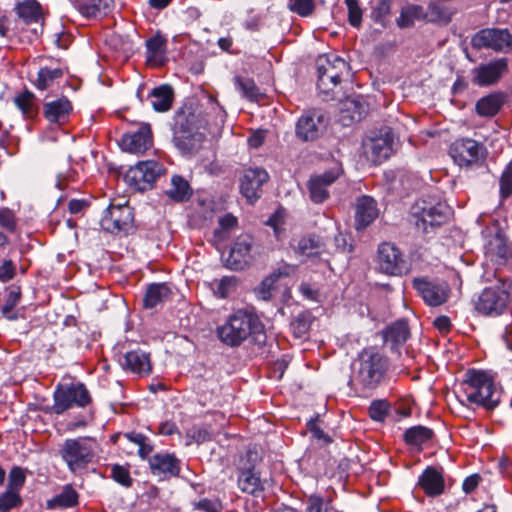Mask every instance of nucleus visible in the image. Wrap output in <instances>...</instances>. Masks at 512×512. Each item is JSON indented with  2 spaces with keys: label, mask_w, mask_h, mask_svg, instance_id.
<instances>
[{
  "label": "nucleus",
  "mask_w": 512,
  "mask_h": 512,
  "mask_svg": "<svg viewBox=\"0 0 512 512\" xmlns=\"http://www.w3.org/2000/svg\"><path fill=\"white\" fill-rule=\"evenodd\" d=\"M317 94L323 101L342 100L341 82L350 74V65L335 54L320 55L316 59Z\"/></svg>",
  "instance_id": "f257e3e1"
},
{
  "label": "nucleus",
  "mask_w": 512,
  "mask_h": 512,
  "mask_svg": "<svg viewBox=\"0 0 512 512\" xmlns=\"http://www.w3.org/2000/svg\"><path fill=\"white\" fill-rule=\"evenodd\" d=\"M217 336L221 342L231 347L239 346L250 337L261 342L265 338L264 326L254 313L237 310L217 328Z\"/></svg>",
  "instance_id": "f03ea898"
},
{
  "label": "nucleus",
  "mask_w": 512,
  "mask_h": 512,
  "mask_svg": "<svg viewBox=\"0 0 512 512\" xmlns=\"http://www.w3.org/2000/svg\"><path fill=\"white\" fill-rule=\"evenodd\" d=\"M386 360L374 347L363 349L352 362L349 385L362 390L375 389L385 373Z\"/></svg>",
  "instance_id": "7ed1b4c3"
},
{
  "label": "nucleus",
  "mask_w": 512,
  "mask_h": 512,
  "mask_svg": "<svg viewBox=\"0 0 512 512\" xmlns=\"http://www.w3.org/2000/svg\"><path fill=\"white\" fill-rule=\"evenodd\" d=\"M460 388L468 402L487 410L495 409L500 403L501 392L484 371L469 370Z\"/></svg>",
  "instance_id": "20e7f679"
},
{
  "label": "nucleus",
  "mask_w": 512,
  "mask_h": 512,
  "mask_svg": "<svg viewBox=\"0 0 512 512\" xmlns=\"http://www.w3.org/2000/svg\"><path fill=\"white\" fill-rule=\"evenodd\" d=\"M451 215V208L436 198L418 200L410 209L411 221L419 231L427 232L428 227L445 223Z\"/></svg>",
  "instance_id": "39448f33"
},
{
  "label": "nucleus",
  "mask_w": 512,
  "mask_h": 512,
  "mask_svg": "<svg viewBox=\"0 0 512 512\" xmlns=\"http://www.w3.org/2000/svg\"><path fill=\"white\" fill-rule=\"evenodd\" d=\"M394 135L391 130H368L362 140L365 158L374 165L381 164L394 152Z\"/></svg>",
  "instance_id": "423d86ee"
},
{
  "label": "nucleus",
  "mask_w": 512,
  "mask_h": 512,
  "mask_svg": "<svg viewBox=\"0 0 512 512\" xmlns=\"http://www.w3.org/2000/svg\"><path fill=\"white\" fill-rule=\"evenodd\" d=\"M60 455L73 473L83 470L94 457V449L88 438L66 439L60 448Z\"/></svg>",
  "instance_id": "0eeeda50"
},
{
  "label": "nucleus",
  "mask_w": 512,
  "mask_h": 512,
  "mask_svg": "<svg viewBox=\"0 0 512 512\" xmlns=\"http://www.w3.org/2000/svg\"><path fill=\"white\" fill-rule=\"evenodd\" d=\"M163 172L164 168L160 163L154 160L142 161L127 170L124 180L129 187L137 191H146L153 187Z\"/></svg>",
  "instance_id": "6e6552de"
},
{
  "label": "nucleus",
  "mask_w": 512,
  "mask_h": 512,
  "mask_svg": "<svg viewBox=\"0 0 512 512\" xmlns=\"http://www.w3.org/2000/svg\"><path fill=\"white\" fill-rule=\"evenodd\" d=\"M485 147L474 139L463 138L452 143L449 154L461 168L480 165L486 157Z\"/></svg>",
  "instance_id": "1a4fd4ad"
},
{
  "label": "nucleus",
  "mask_w": 512,
  "mask_h": 512,
  "mask_svg": "<svg viewBox=\"0 0 512 512\" xmlns=\"http://www.w3.org/2000/svg\"><path fill=\"white\" fill-rule=\"evenodd\" d=\"M91 397L89 391L82 383L60 385L54 392L53 411L62 414L73 406L84 407L89 404Z\"/></svg>",
  "instance_id": "9d476101"
},
{
  "label": "nucleus",
  "mask_w": 512,
  "mask_h": 512,
  "mask_svg": "<svg viewBox=\"0 0 512 512\" xmlns=\"http://www.w3.org/2000/svg\"><path fill=\"white\" fill-rule=\"evenodd\" d=\"M133 210L127 204H111L100 220L101 227L110 232H129L133 227Z\"/></svg>",
  "instance_id": "9b49d317"
},
{
  "label": "nucleus",
  "mask_w": 512,
  "mask_h": 512,
  "mask_svg": "<svg viewBox=\"0 0 512 512\" xmlns=\"http://www.w3.org/2000/svg\"><path fill=\"white\" fill-rule=\"evenodd\" d=\"M269 180V174L264 168H247L239 179L241 195L254 204L262 195V187Z\"/></svg>",
  "instance_id": "f8f14e48"
},
{
  "label": "nucleus",
  "mask_w": 512,
  "mask_h": 512,
  "mask_svg": "<svg viewBox=\"0 0 512 512\" xmlns=\"http://www.w3.org/2000/svg\"><path fill=\"white\" fill-rule=\"evenodd\" d=\"M471 44L475 49L505 51L512 46V35L507 29L486 28L472 37Z\"/></svg>",
  "instance_id": "ddd939ff"
},
{
  "label": "nucleus",
  "mask_w": 512,
  "mask_h": 512,
  "mask_svg": "<svg viewBox=\"0 0 512 512\" xmlns=\"http://www.w3.org/2000/svg\"><path fill=\"white\" fill-rule=\"evenodd\" d=\"M509 295L501 287L486 288L479 295L475 308L484 315L497 316L507 308Z\"/></svg>",
  "instance_id": "4468645a"
},
{
  "label": "nucleus",
  "mask_w": 512,
  "mask_h": 512,
  "mask_svg": "<svg viewBox=\"0 0 512 512\" xmlns=\"http://www.w3.org/2000/svg\"><path fill=\"white\" fill-rule=\"evenodd\" d=\"M254 242V238L248 234L237 237L229 250L226 266L233 270L247 267L253 259Z\"/></svg>",
  "instance_id": "2eb2a0df"
},
{
  "label": "nucleus",
  "mask_w": 512,
  "mask_h": 512,
  "mask_svg": "<svg viewBox=\"0 0 512 512\" xmlns=\"http://www.w3.org/2000/svg\"><path fill=\"white\" fill-rule=\"evenodd\" d=\"M379 269L388 275H401L408 268L399 249L391 243H382L378 248Z\"/></svg>",
  "instance_id": "dca6fc26"
},
{
  "label": "nucleus",
  "mask_w": 512,
  "mask_h": 512,
  "mask_svg": "<svg viewBox=\"0 0 512 512\" xmlns=\"http://www.w3.org/2000/svg\"><path fill=\"white\" fill-rule=\"evenodd\" d=\"M341 173L342 168L336 165L322 174L312 176L308 182L310 199L317 204L324 202L329 197L328 187Z\"/></svg>",
  "instance_id": "f3484780"
},
{
  "label": "nucleus",
  "mask_w": 512,
  "mask_h": 512,
  "mask_svg": "<svg viewBox=\"0 0 512 512\" xmlns=\"http://www.w3.org/2000/svg\"><path fill=\"white\" fill-rule=\"evenodd\" d=\"M413 287L421 295L425 303L438 306L448 299L449 287L445 282H432L425 278H415Z\"/></svg>",
  "instance_id": "a211bd4d"
},
{
  "label": "nucleus",
  "mask_w": 512,
  "mask_h": 512,
  "mask_svg": "<svg viewBox=\"0 0 512 512\" xmlns=\"http://www.w3.org/2000/svg\"><path fill=\"white\" fill-rule=\"evenodd\" d=\"M174 128H200L201 110L195 98H186L174 112Z\"/></svg>",
  "instance_id": "6ab92c4d"
},
{
  "label": "nucleus",
  "mask_w": 512,
  "mask_h": 512,
  "mask_svg": "<svg viewBox=\"0 0 512 512\" xmlns=\"http://www.w3.org/2000/svg\"><path fill=\"white\" fill-rule=\"evenodd\" d=\"M368 113V104L361 96L347 97L341 104L337 122L343 127H350L360 122Z\"/></svg>",
  "instance_id": "aec40b11"
},
{
  "label": "nucleus",
  "mask_w": 512,
  "mask_h": 512,
  "mask_svg": "<svg viewBox=\"0 0 512 512\" xmlns=\"http://www.w3.org/2000/svg\"><path fill=\"white\" fill-rule=\"evenodd\" d=\"M508 69V60L499 58L487 64H481L473 70L472 82L478 86L495 84Z\"/></svg>",
  "instance_id": "412c9836"
},
{
  "label": "nucleus",
  "mask_w": 512,
  "mask_h": 512,
  "mask_svg": "<svg viewBox=\"0 0 512 512\" xmlns=\"http://www.w3.org/2000/svg\"><path fill=\"white\" fill-rule=\"evenodd\" d=\"M73 112L72 102L65 96L43 104V116L52 124L65 125Z\"/></svg>",
  "instance_id": "4be33fe9"
},
{
  "label": "nucleus",
  "mask_w": 512,
  "mask_h": 512,
  "mask_svg": "<svg viewBox=\"0 0 512 512\" xmlns=\"http://www.w3.org/2000/svg\"><path fill=\"white\" fill-rule=\"evenodd\" d=\"M272 486V480L261 479L254 468L241 469L238 475V487L253 496H260L262 492Z\"/></svg>",
  "instance_id": "5701e85b"
},
{
  "label": "nucleus",
  "mask_w": 512,
  "mask_h": 512,
  "mask_svg": "<svg viewBox=\"0 0 512 512\" xmlns=\"http://www.w3.org/2000/svg\"><path fill=\"white\" fill-rule=\"evenodd\" d=\"M153 143L151 130H134L123 135L120 147L129 153H144Z\"/></svg>",
  "instance_id": "b1692460"
},
{
  "label": "nucleus",
  "mask_w": 512,
  "mask_h": 512,
  "mask_svg": "<svg viewBox=\"0 0 512 512\" xmlns=\"http://www.w3.org/2000/svg\"><path fill=\"white\" fill-rule=\"evenodd\" d=\"M484 248L485 254L498 263L506 261L511 254L507 239L500 229L487 236Z\"/></svg>",
  "instance_id": "393cba45"
},
{
  "label": "nucleus",
  "mask_w": 512,
  "mask_h": 512,
  "mask_svg": "<svg viewBox=\"0 0 512 512\" xmlns=\"http://www.w3.org/2000/svg\"><path fill=\"white\" fill-rule=\"evenodd\" d=\"M378 216L376 201L370 196H362L357 199L355 222L356 228L363 229L371 224Z\"/></svg>",
  "instance_id": "a878e982"
},
{
  "label": "nucleus",
  "mask_w": 512,
  "mask_h": 512,
  "mask_svg": "<svg viewBox=\"0 0 512 512\" xmlns=\"http://www.w3.org/2000/svg\"><path fill=\"white\" fill-rule=\"evenodd\" d=\"M149 463L152 473L155 475L163 477L179 475V460L172 454H155L150 458Z\"/></svg>",
  "instance_id": "bb28decb"
},
{
  "label": "nucleus",
  "mask_w": 512,
  "mask_h": 512,
  "mask_svg": "<svg viewBox=\"0 0 512 512\" xmlns=\"http://www.w3.org/2000/svg\"><path fill=\"white\" fill-rule=\"evenodd\" d=\"M173 141L183 154H189L201 147L204 135L199 130H175Z\"/></svg>",
  "instance_id": "cd10ccee"
},
{
  "label": "nucleus",
  "mask_w": 512,
  "mask_h": 512,
  "mask_svg": "<svg viewBox=\"0 0 512 512\" xmlns=\"http://www.w3.org/2000/svg\"><path fill=\"white\" fill-rule=\"evenodd\" d=\"M119 362L125 370L133 373L147 374L151 370L149 354L140 349L127 352Z\"/></svg>",
  "instance_id": "c85d7f7f"
},
{
  "label": "nucleus",
  "mask_w": 512,
  "mask_h": 512,
  "mask_svg": "<svg viewBox=\"0 0 512 512\" xmlns=\"http://www.w3.org/2000/svg\"><path fill=\"white\" fill-rule=\"evenodd\" d=\"M174 96V90L171 85L161 84L154 87L147 98L156 112L163 113L171 109Z\"/></svg>",
  "instance_id": "c756f323"
},
{
  "label": "nucleus",
  "mask_w": 512,
  "mask_h": 512,
  "mask_svg": "<svg viewBox=\"0 0 512 512\" xmlns=\"http://www.w3.org/2000/svg\"><path fill=\"white\" fill-rule=\"evenodd\" d=\"M330 115L319 107L305 109L296 122V128H327Z\"/></svg>",
  "instance_id": "7c9ffc66"
},
{
  "label": "nucleus",
  "mask_w": 512,
  "mask_h": 512,
  "mask_svg": "<svg viewBox=\"0 0 512 512\" xmlns=\"http://www.w3.org/2000/svg\"><path fill=\"white\" fill-rule=\"evenodd\" d=\"M418 485L428 496H437L444 491L443 475L434 467H427L418 480Z\"/></svg>",
  "instance_id": "2f4dec72"
},
{
  "label": "nucleus",
  "mask_w": 512,
  "mask_h": 512,
  "mask_svg": "<svg viewBox=\"0 0 512 512\" xmlns=\"http://www.w3.org/2000/svg\"><path fill=\"white\" fill-rule=\"evenodd\" d=\"M506 101V94L503 92L490 93L480 98L475 105L476 112L482 117H493L502 108Z\"/></svg>",
  "instance_id": "473e14b6"
},
{
  "label": "nucleus",
  "mask_w": 512,
  "mask_h": 512,
  "mask_svg": "<svg viewBox=\"0 0 512 512\" xmlns=\"http://www.w3.org/2000/svg\"><path fill=\"white\" fill-rule=\"evenodd\" d=\"M114 8V0H84L78 4V11L86 18H101Z\"/></svg>",
  "instance_id": "72a5a7b5"
},
{
  "label": "nucleus",
  "mask_w": 512,
  "mask_h": 512,
  "mask_svg": "<svg viewBox=\"0 0 512 512\" xmlns=\"http://www.w3.org/2000/svg\"><path fill=\"white\" fill-rule=\"evenodd\" d=\"M171 289L166 283L151 284L144 297V306L154 308L157 305L167 301L171 296Z\"/></svg>",
  "instance_id": "f704fd0d"
},
{
  "label": "nucleus",
  "mask_w": 512,
  "mask_h": 512,
  "mask_svg": "<svg viewBox=\"0 0 512 512\" xmlns=\"http://www.w3.org/2000/svg\"><path fill=\"white\" fill-rule=\"evenodd\" d=\"M165 194L175 202H183L190 198L192 189L186 179L179 175H174L171 178L170 187L165 191Z\"/></svg>",
  "instance_id": "c9c22d12"
},
{
  "label": "nucleus",
  "mask_w": 512,
  "mask_h": 512,
  "mask_svg": "<svg viewBox=\"0 0 512 512\" xmlns=\"http://www.w3.org/2000/svg\"><path fill=\"white\" fill-rule=\"evenodd\" d=\"M17 15L26 23H37L42 17V7L37 0H24L15 8Z\"/></svg>",
  "instance_id": "e433bc0d"
},
{
  "label": "nucleus",
  "mask_w": 512,
  "mask_h": 512,
  "mask_svg": "<svg viewBox=\"0 0 512 512\" xmlns=\"http://www.w3.org/2000/svg\"><path fill=\"white\" fill-rule=\"evenodd\" d=\"M452 11L442 1L430 2L425 12V18L433 23H445L451 21Z\"/></svg>",
  "instance_id": "4c0bfd02"
},
{
  "label": "nucleus",
  "mask_w": 512,
  "mask_h": 512,
  "mask_svg": "<svg viewBox=\"0 0 512 512\" xmlns=\"http://www.w3.org/2000/svg\"><path fill=\"white\" fill-rule=\"evenodd\" d=\"M64 72L63 68L41 67L33 84L38 90L44 91L48 89L54 81L62 78Z\"/></svg>",
  "instance_id": "58836bf2"
},
{
  "label": "nucleus",
  "mask_w": 512,
  "mask_h": 512,
  "mask_svg": "<svg viewBox=\"0 0 512 512\" xmlns=\"http://www.w3.org/2000/svg\"><path fill=\"white\" fill-rule=\"evenodd\" d=\"M433 431L425 426H413L404 433V440L407 444L421 446L433 437Z\"/></svg>",
  "instance_id": "ea45409f"
},
{
  "label": "nucleus",
  "mask_w": 512,
  "mask_h": 512,
  "mask_svg": "<svg viewBox=\"0 0 512 512\" xmlns=\"http://www.w3.org/2000/svg\"><path fill=\"white\" fill-rule=\"evenodd\" d=\"M78 503V493L71 487L65 486L61 493L48 500L47 506L53 508L73 507Z\"/></svg>",
  "instance_id": "a19ab883"
},
{
  "label": "nucleus",
  "mask_w": 512,
  "mask_h": 512,
  "mask_svg": "<svg viewBox=\"0 0 512 512\" xmlns=\"http://www.w3.org/2000/svg\"><path fill=\"white\" fill-rule=\"evenodd\" d=\"M409 337V328L405 320H400L389 326L384 334L386 342L394 345L404 343Z\"/></svg>",
  "instance_id": "79ce46f5"
},
{
  "label": "nucleus",
  "mask_w": 512,
  "mask_h": 512,
  "mask_svg": "<svg viewBox=\"0 0 512 512\" xmlns=\"http://www.w3.org/2000/svg\"><path fill=\"white\" fill-rule=\"evenodd\" d=\"M146 60L148 62L156 59L158 55L165 54L167 49V38L160 32L145 41Z\"/></svg>",
  "instance_id": "37998d69"
},
{
  "label": "nucleus",
  "mask_w": 512,
  "mask_h": 512,
  "mask_svg": "<svg viewBox=\"0 0 512 512\" xmlns=\"http://www.w3.org/2000/svg\"><path fill=\"white\" fill-rule=\"evenodd\" d=\"M236 89L249 101H257L263 94L252 78L235 77Z\"/></svg>",
  "instance_id": "c03bdc74"
},
{
  "label": "nucleus",
  "mask_w": 512,
  "mask_h": 512,
  "mask_svg": "<svg viewBox=\"0 0 512 512\" xmlns=\"http://www.w3.org/2000/svg\"><path fill=\"white\" fill-rule=\"evenodd\" d=\"M35 95L29 90H25L23 93L17 95L14 99V103L18 109L21 110L25 118H33L37 115V109L34 103Z\"/></svg>",
  "instance_id": "a18cd8bd"
},
{
  "label": "nucleus",
  "mask_w": 512,
  "mask_h": 512,
  "mask_svg": "<svg viewBox=\"0 0 512 512\" xmlns=\"http://www.w3.org/2000/svg\"><path fill=\"white\" fill-rule=\"evenodd\" d=\"M322 250V243L314 237H304L300 239L295 247V252L305 258L316 256L320 254Z\"/></svg>",
  "instance_id": "49530a36"
},
{
  "label": "nucleus",
  "mask_w": 512,
  "mask_h": 512,
  "mask_svg": "<svg viewBox=\"0 0 512 512\" xmlns=\"http://www.w3.org/2000/svg\"><path fill=\"white\" fill-rule=\"evenodd\" d=\"M238 285V279L234 276H225L220 280L212 282V289L214 295L219 298H226L233 293Z\"/></svg>",
  "instance_id": "de8ad7c7"
},
{
  "label": "nucleus",
  "mask_w": 512,
  "mask_h": 512,
  "mask_svg": "<svg viewBox=\"0 0 512 512\" xmlns=\"http://www.w3.org/2000/svg\"><path fill=\"white\" fill-rule=\"evenodd\" d=\"M293 270L294 267L287 266L283 270L279 269L277 273L274 272L271 276L265 278L257 291L258 297L261 298L262 300H269L272 297L271 289L273 287L275 279L282 275L287 276Z\"/></svg>",
  "instance_id": "09e8293b"
},
{
  "label": "nucleus",
  "mask_w": 512,
  "mask_h": 512,
  "mask_svg": "<svg viewBox=\"0 0 512 512\" xmlns=\"http://www.w3.org/2000/svg\"><path fill=\"white\" fill-rule=\"evenodd\" d=\"M311 326V315L308 312H301L296 315L290 323V328L296 338H303Z\"/></svg>",
  "instance_id": "8fccbe9b"
},
{
  "label": "nucleus",
  "mask_w": 512,
  "mask_h": 512,
  "mask_svg": "<svg viewBox=\"0 0 512 512\" xmlns=\"http://www.w3.org/2000/svg\"><path fill=\"white\" fill-rule=\"evenodd\" d=\"M391 13V0H378L372 7L371 18L374 22L386 26L387 17Z\"/></svg>",
  "instance_id": "3c124183"
},
{
  "label": "nucleus",
  "mask_w": 512,
  "mask_h": 512,
  "mask_svg": "<svg viewBox=\"0 0 512 512\" xmlns=\"http://www.w3.org/2000/svg\"><path fill=\"white\" fill-rule=\"evenodd\" d=\"M288 8L301 17H309L315 10V2L314 0H288Z\"/></svg>",
  "instance_id": "603ef678"
},
{
  "label": "nucleus",
  "mask_w": 512,
  "mask_h": 512,
  "mask_svg": "<svg viewBox=\"0 0 512 512\" xmlns=\"http://www.w3.org/2000/svg\"><path fill=\"white\" fill-rule=\"evenodd\" d=\"M348 10V22L354 28H360L362 25L363 11L358 0H345Z\"/></svg>",
  "instance_id": "864d4df0"
},
{
  "label": "nucleus",
  "mask_w": 512,
  "mask_h": 512,
  "mask_svg": "<svg viewBox=\"0 0 512 512\" xmlns=\"http://www.w3.org/2000/svg\"><path fill=\"white\" fill-rule=\"evenodd\" d=\"M20 504L21 497L16 491L7 489L6 492L0 495V512H7Z\"/></svg>",
  "instance_id": "5fc2aeb1"
},
{
  "label": "nucleus",
  "mask_w": 512,
  "mask_h": 512,
  "mask_svg": "<svg viewBox=\"0 0 512 512\" xmlns=\"http://www.w3.org/2000/svg\"><path fill=\"white\" fill-rule=\"evenodd\" d=\"M389 404L384 400L373 401L369 407V415L375 421H383L388 414Z\"/></svg>",
  "instance_id": "6e6d98bb"
},
{
  "label": "nucleus",
  "mask_w": 512,
  "mask_h": 512,
  "mask_svg": "<svg viewBox=\"0 0 512 512\" xmlns=\"http://www.w3.org/2000/svg\"><path fill=\"white\" fill-rule=\"evenodd\" d=\"M25 473L20 467H13L8 477V489L16 491L17 493L25 483Z\"/></svg>",
  "instance_id": "4d7b16f0"
},
{
  "label": "nucleus",
  "mask_w": 512,
  "mask_h": 512,
  "mask_svg": "<svg viewBox=\"0 0 512 512\" xmlns=\"http://www.w3.org/2000/svg\"><path fill=\"white\" fill-rule=\"evenodd\" d=\"M500 191L504 198L512 194V161L508 164L500 179Z\"/></svg>",
  "instance_id": "13d9d810"
},
{
  "label": "nucleus",
  "mask_w": 512,
  "mask_h": 512,
  "mask_svg": "<svg viewBox=\"0 0 512 512\" xmlns=\"http://www.w3.org/2000/svg\"><path fill=\"white\" fill-rule=\"evenodd\" d=\"M330 509V502L324 503V500L312 495L306 501V512H328Z\"/></svg>",
  "instance_id": "bf43d9fd"
},
{
  "label": "nucleus",
  "mask_w": 512,
  "mask_h": 512,
  "mask_svg": "<svg viewBox=\"0 0 512 512\" xmlns=\"http://www.w3.org/2000/svg\"><path fill=\"white\" fill-rule=\"evenodd\" d=\"M194 509L203 512H220L221 503L217 499L203 498L193 503Z\"/></svg>",
  "instance_id": "052dcab7"
},
{
  "label": "nucleus",
  "mask_w": 512,
  "mask_h": 512,
  "mask_svg": "<svg viewBox=\"0 0 512 512\" xmlns=\"http://www.w3.org/2000/svg\"><path fill=\"white\" fill-rule=\"evenodd\" d=\"M111 476L117 483L125 487H129L132 484V479L130 477L129 471L120 465H114L112 467Z\"/></svg>",
  "instance_id": "680f3d73"
},
{
  "label": "nucleus",
  "mask_w": 512,
  "mask_h": 512,
  "mask_svg": "<svg viewBox=\"0 0 512 512\" xmlns=\"http://www.w3.org/2000/svg\"><path fill=\"white\" fill-rule=\"evenodd\" d=\"M21 292L19 287H12L7 295L5 304L2 307L3 315L9 314L20 300Z\"/></svg>",
  "instance_id": "e2e57ef3"
},
{
  "label": "nucleus",
  "mask_w": 512,
  "mask_h": 512,
  "mask_svg": "<svg viewBox=\"0 0 512 512\" xmlns=\"http://www.w3.org/2000/svg\"><path fill=\"white\" fill-rule=\"evenodd\" d=\"M237 224V218L231 214H226L219 219V228L215 230V234L220 238H223L224 235L222 233L230 230L235 227Z\"/></svg>",
  "instance_id": "0e129e2a"
},
{
  "label": "nucleus",
  "mask_w": 512,
  "mask_h": 512,
  "mask_svg": "<svg viewBox=\"0 0 512 512\" xmlns=\"http://www.w3.org/2000/svg\"><path fill=\"white\" fill-rule=\"evenodd\" d=\"M307 427L315 439L322 440L326 444L332 442L331 437L318 426L316 420H309L307 423Z\"/></svg>",
  "instance_id": "69168bd1"
},
{
  "label": "nucleus",
  "mask_w": 512,
  "mask_h": 512,
  "mask_svg": "<svg viewBox=\"0 0 512 512\" xmlns=\"http://www.w3.org/2000/svg\"><path fill=\"white\" fill-rule=\"evenodd\" d=\"M15 275V265L11 260H5L0 266V281L7 282Z\"/></svg>",
  "instance_id": "338daca9"
},
{
  "label": "nucleus",
  "mask_w": 512,
  "mask_h": 512,
  "mask_svg": "<svg viewBox=\"0 0 512 512\" xmlns=\"http://www.w3.org/2000/svg\"><path fill=\"white\" fill-rule=\"evenodd\" d=\"M0 225L10 231L15 228V218L11 210L1 209L0 210Z\"/></svg>",
  "instance_id": "774afa93"
}]
</instances>
